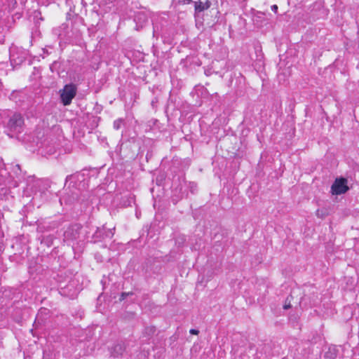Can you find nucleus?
<instances>
[{
	"label": "nucleus",
	"mask_w": 359,
	"mask_h": 359,
	"mask_svg": "<svg viewBox=\"0 0 359 359\" xmlns=\"http://www.w3.org/2000/svg\"><path fill=\"white\" fill-rule=\"evenodd\" d=\"M194 4L196 12L200 13L208 10L212 4L210 0H199L198 2H194Z\"/></svg>",
	"instance_id": "8"
},
{
	"label": "nucleus",
	"mask_w": 359,
	"mask_h": 359,
	"mask_svg": "<svg viewBox=\"0 0 359 359\" xmlns=\"http://www.w3.org/2000/svg\"><path fill=\"white\" fill-rule=\"evenodd\" d=\"M73 176L72 175H69L67 177V179H66V181L67 182L69 180H71L72 179Z\"/></svg>",
	"instance_id": "20"
},
{
	"label": "nucleus",
	"mask_w": 359,
	"mask_h": 359,
	"mask_svg": "<svg viewBox=\"0 0 359 359\" xmlns=\"http://www.w3.org/2000/svg\"><path fill=\"white\" fill-rule=\"evenodd\" d=\"M156 327L154 326L146 327L142 332L143 335L147 337H150L154 334Z\"/></svg>",
	"instance_id": "10"
},
{
	"label": "nucleus",
	"mask_w": 359,
	"mask_h": 359,
	"mask_svg": "<svg viewBox=\"0 0 359 359\" xmlns=\"http://www.w3.org/2000/svg\"><path fill=\"white\" fill-rule=\"evenodd\" d=\"M179 4H191L194 1L192 0H177Z\"/></svg>",
	"instance_id": "15"
},
{
	"label": "nucleus",
	"mask_w": 359,
	"mask_h": 359,
	"mask_svg": "<svg viewBox=\"0 0 359 359\" xmlns=\"http://www.w3.org/2000/svg\"><path fill=\"white\" fill-rule=\"evenodd\" d=\"M122 123H123V119L119 118V119L114 121V128L115 130H119L121 127Z\"/></svg>",
	"instance_id": "12"
},
{
	"label": "nucleus",
	"mask_w": 359,
	"mask_h": 359,
	"mask_svg": "<svg viewBox=\"0 0 359 359\" xmlns=\"http://www.w3.org/2000/svg\"><path fill=\"white\" fill-rule=\"evenodd\" d=\"M271 10H272L273 12L276 13V12H277V11H278V6H277V5H273V6H271Z\"/></svg>",
	"instance_id": "18"
},
{
	"label": "nucleus",
	"mask_w": 359,
	"mask_h": 359,
	"mask_svg": "<svg viewBox=\"0 0 359 359\" xmlns=\"http://www.w3.org/2000/svg\"><path fill=\"white\" fill-rule=\"evenodd\" d=\"M82 226L79 224L69 225L64 233V239L65 241H74L79 239Z\"/></svg>",
	"instance_id": "5"
},
{
	"label": "nucleus",
	"mask_w": 359,
	"mask_h": 359,
	"mask_svg": "<svg viewBox=\"0 0 359 359\" xmlns=\"http://www.w3.org/2000/svg\"><path fill=\"white\" fill-rule=\"evenodd\" d=\"M77 88L73 83L66 84L63 89L60 90L61 102L65 106L69 105L76 95Z\"/></svg>",
	"instance_id": "2"
},
{
	"label": "nucleus",
	"mask_w": 359,
	"mask_h": 359,
	"mask_svg": "<svg viewBox=\"0 0 359 359\" xmlns=\"http://www.w3.org/2000/svg\"><path fill=\"white\" fill-rule=\"evenodd\" d=\"M189 332L191 334H198L199 333V331L198 330H196V329H191Z\"/></svg>",
	"instance_id": "17"
},
{
	"label": "nucleus",
	"mask_w": 359,
	"mask_h": 359,
	"mask_svg": "<svg viewBox=\"0 0 359 359\" xmlns=\"http://www.w3.org/2000/svg\"><path fill=\"white\" fill-rule=\"evenodd\" d=\"M24 119L20 114L11 116L6 126V131L11 137L16 136L23 131Z\"/></svg>",
	"instance_id": "1"
},
{
	"label": "nucleus",
	"mask_w": 359,
	"mask_h": 359,
	"mask_svg": "<svg viewBox=\"0 0 359 359\" xmlns=\"http://www.w3.org/2000/svg\"><path fill=\"white\" fill-rule=\"evenodd\" d=\"M13 6H15L17 4L16 0H8Z\"/></svg>",
	"instance_id": "19"
},
{
	"label": "nucleus",
	"mask_w": 359,
	"mask_h": 359,
	"mask_svg": "<svg viewBox=\"0 0 359 359\" xmlns=\"http://www.w3.org/2000/svg\"><path fill=\"white\" fill-rule=\"evenodd\" d=\"M337 349L334 346H330L325 351L324 358L325 359H335L337 356Z\"/></svg>",
	"instance_id": "9"
},
{
	"label": "nucleus",
	"mask_w": 359,
	"mask_h": 359,
	"mask_svg": "<svg viewBox=\"0 0 359 359\" xmlns=\"http://www.w3.org/2000/svg\"><path fill=\"white\" fill-rule=\"evenodd\" d=\"M348 180L346 178H337L331 187V193L333 195H341L348 191Z\"/></svg>",
	"instance_id": "4"
},
{
	"label": "nucleus",
	"mask_w": 359,
	"mask_h": 359,
	"mask_svg": "<svg viewBox=\"0 0 359 359\" xmlns=\"http://www.w3.org/2000/svg\"><path fill=\"white\" fill-rule=\"evenodd\" d=\"M126 351V344L125 342H118L116 344L111 348V354L114 357H121L123 355V353Z\"/></svg>",
	"instance_id": "7"
},
{
	"label": "nucleus",
	"mask_w": 359,
	"mask_h": 359,
	"mask_svg": "<svg viewBox=\"0 0 359 359\" xmlns=\"http://www.w3.org/2000/svg\"><path fill=\"white\" fill-rule=\"evenodd\" d=\"M329 212L326 208L318 209L316 211V215L318 217L323 219L328 215Z\"/></svg>",
	"instance_id": "11"
},
{
	"label": "nucleus",
	"mask_w": 359,
	"mask_h": 359,
	"mask_svg": "<svg viewBox=\"0 0 359 359\" xmlns=\"http://www.w3.org/2000/svg\"><path fill=\"white\" fill-rule=\"evenodd\" d=\"M81 195V191L79 188L74 186H72V187H68L60 201H63L67 204H72L78 201Z\"/></svg>",
	"instance_id": "3"
},
{
	"label": "nucleus",
	"mask_w": 359,
	"mask_h": 359,
	"mask_svg": "<svg viewBox=\"0 0 359 359\" xmlns=\"http://www.w3.org/2000/svg\"><path fill=\"white\" fill-rule=\"evenodd\" d=\"M5 164L3 162V159L0 157V175H3L2 171L4 168Z\"/></svg>",
	"instance_id": "16"
},
{
	"label": "nucleus",
	"mask_w": 359,
	"mask_h": 359,
	"mask_svg": "<svg viewBox=\"0 0 359 359\" xmlns=\"http://www.w3.org/2000/svg\"><path fill=\"white\" fill-rule=\"evenodd\" d=\"M114 229H106L104 226L102 228H97L96 231L93 235L92 241L93 243H97L101 241L105 238H111L114 235Z\"/></svg>",
	"instance_id": "6"
},
{
	"label": "nucleus",
	"mask_w": 359,
	"mask_h": 359,
	"mask_svg": "<svg viewBox=\"0 0 359 359\" xmlns=\"http://www.w3.org/2000/svg\"><path fill=\"white\" fill-rule=\"evenodd\" d=\"M134 294V293L133 292H122L121 294V297H120V299H119V301L120 302H122L123 300H124L126 297H130V296H133Z\"/></svg>",
	"instance_id": "13"
},
{
	"label": "nucleus",
	"mask_w": 359,
	"mask_h": 359,
	"mask_svg": "<svg viewBox=\"0 0 359 359\" xmlns=\"http://www.w3.org/2000/svg\"><path fill=\"white\" fill-rule=\"evenodd\" d=\"M292 294H290V297H288L287 299H286V303L283 306V308L284 309H288L289 308L291 307V304H290V298H292Z\"/></svg>",
	"instance_id": "14"
},
{
	"label": "nucleus",
	"mask_w": 359,
	"mask_h": 359,
	"mask_svg": "<svg viewBox=\"0 0 359 359\" xmlns=\"http://www.w3.org/2000/svg\"><path fill=\"white\" fill-rule=\"evenodd\" d=\"M304 299H305V296H304V297H301V301H303V300H304Z\"/></svg>",
	"instance_id": "21"
}]
</instances>
